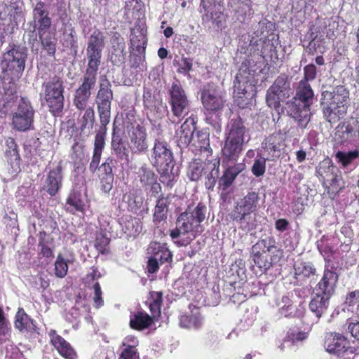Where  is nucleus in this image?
<instances>
[{"label":"nucleus","mask_w":359,"mask_h":359,"mask_svg":"<svg viewBox=\"0 0 359 359\" xmlns=\"http://www.w3.org/2000/svg\"><path fill=\"white\" fill-rule=\"evenodd\" d=\"M349 104V91L342 86L325 90L320 102L323 118L331 125L344 118Z\"/></svg>","instance_id":"nucleus-2"},{"label":"nucleus","mask_w":359,"mask_h":359,"mask_svg":"<svg viewBox=\"0 0 359 359\" xmlns=\"http://www.w3.org/2000/svg\"><path fill=\"white\" fill-rule=\"evenodd\" d=\"M35 110L29 100L21 98L16 111L13 114L12 124L13 128L21 132L32 128Z\"/></svg>","instance_id":"nucleus-10"},{"label":"nucleus","mask_w":359,"mask_h":359,"mask_svg":"<svg viewBox=\"0 0 359 359\" xmlns=\"http://www.w3.org/2000/svg\"><path fill=\"white\" fill-rule=\"evenodd\" d=\"M266 170V159L264 158H260L255 160L252 167V172L257 176L259 177L264 175Z\"/></svg>","instance_id":"nucleus-58"},{"label":"nucleus","mask_w":359,"mask_h":359,"mask_svg":"<svg viewBox=\"0 0 359 359\" xmlns=\"http://www.w3.org/2000/svg\"><path fill=\"white\" fill-rule=\"evenodd\" d=\"M338 173H334L324 182L325 184H329V186H327V193L330 194H336L344 187V182L341 175Z\"/></svg>","instance_id":"nucleus-44"},{"label":"nucleus","mask_w":359,"mask_h":359,"mask_svg":"<svg viewBox=\"0 0 359 359\" xmlns=\"http://www.w3.org/2000/svg\"><path fill=\"white\" fill-rule=\"evenodd\" d=\"M148 251L161 264L172 262V255L164 245L158 243H151L149 245Z\"/></svg>","instance_id":"nucleus-34"},{"label":"nucleus","mask_w":359,"mask_h":359,"mask_svg":"<svg viewBox=\"0 0 359 359\" xmlns=\"http://www.w3.org/2000/svg\"><path fill=\"white\" fill-rule=\"evenodd\" d=\"M44 98L50 111L53 115L60 113L64 107V82L62 78L54 76L49 81L43 83Z\"/></svg>","instance_id":"nucleus-7"},{"label":"nucleus","mask_w":359,"mask_h":359,"mask_svg":"<svg viewBox=\"0 0 359 359\" xmlns=\"http://www.w3.org/2000/svg\"><path fill=\"white\" fill-rule=\"evenodd\" d=\"M97 79L83 75L81 84L76 89L74 95L73 104L79 110L83 111L87 107V103L91 95V90L95 88Z\"/></svg>","instance_id":"nucleus-13"},{"label":"nucleus","mask_w":359,"mask_h":359,"mask_svg":"<svg viewBox=\"0 0 359 359\" xmlns=\"http://www.w3.org/2000/svg\"><path fill=\"white\" fill-rule=\"evenodd\" d=\"M146 129L140 125L133 127L130 134V149L134 154L143 153L147 151L148 142L147 140Z\"/></svg>","instance_id":"nucleus-19"},{"label":"nucleus","mask_w":359,"mask_h":359,"mask_svg":"<svg viewBox=\"0 0 359 359\" xmlns=\"http://www.w3.org/2000/svg\"><path fill=\"white\" fill-rule=\"evenodd\" d=\"M104 46V34L98 29L94 30L88 39L86 49L102 50Z\"/></svg>","instance_id":"nucleus-45"},{"label":"nucleus","mask_w":359,"mask_h":359,"mask_svg":"<svg viewBox=\"0 0 359 359\" xmlns=\"http://www.w3.org/2000/svg\"><path fill=\"white\" fill-rule=\"evenodd\" d=\"M205 170L206 165H204L201 162L194 161L189 165L187 176L191 180L197 181L205 173Z\"/></svg>","instance_id":"nucleus-46"},{"label":"nucleus","mask_w":359,"mask_h":359,"mask_svg":"<svg viewBox=\"0 0 359 359\" xmlns=\"http://www.w3.org/2000/svg\"><path fill=\"white\" fill-rule=\"evenodd\" d=\"M314 93L306 80H301L293 101L287 102V112L302 128H306L311 118V106Z\"/></svg>","instance_id":"nucleus-4"},{"label":"nucleus","mask_w":359,"mask_h":359,"mask_svg":"<svg viewBox=\"0 0 359 359\" xmlns=\"http://www.w3.org/2000/svg\"><path fill=\"white\" fill-rule=\"evenodd\" d=\"M116 162L115 160L112 158H108L104 163H103L101 166L100 167V169L102 172L101 175H114L112 170L113 167H114Z\"/></svg>","instance_id":"nucleus-59"},{"label":"nucleus","mask_w":359,"mask_h":359,"mask_svg":"<svg viewBox=\"0 0 359 359\" xmlns=\"http://www.w3.org/2000/svg\"><path fill=\"white\" fill-rule=\"evenodd\" d=\"M304 79L303 80H306L307 81L311 80L313 81L316 77V67L314 65L310 64L306 65L304 69Z\"/></svg>","instance_id":"nucleus-62"},{"label":"nucleus","mask_w":359,"mask_h":359,"mask_svg":"<svg viewBox=\"0 0 359 359\" xmlns=\"http://www.w3.org/2000/svg\"><path fill=\"white\" fill-rule=\"evenodd\" d=\"M152 318L144 312H137L130 318V325L133 329L142 330L147 328L152 323Z\"/></svg>","instance_id":"nucleus-39"},{"label":"nucleus","mask_w":359,"mask_h":359,"mask_svg":"<svg viewBox=\"0 0 359 359\" xmlns=\"http://www.w3.org/2000/svg\"><path fill=\"white\" fill-rule=\"evenodd\" d=\"M331 297L314 292L309 303V309L319 319L326 311Z\"/></svg>","instance_id":"nucleus-29"},{"label":"nucleus","mask_w":359,"mask_h":359,"mask_svg":"<svg viewBox=\"0 0 359 359\" xmlns=\"http://www.w3.org/2000/svg\"><path fill=\"white\" fill-rule=\"evenodd\" d=\"M271 252L272 255V261L278 262L280 261L283 253L276 245V241L273 237L266 236L259 240L252 247V254Z\"/></svg>","instance_id":"nucleus-18"},{"label":"nucleus","mask_w":359,"mask_h":359,"mask_svg":"<svg viewBox=\"0 0 359 359\" xmlns=\"http://www.w3.org/2000/svg\"><path fill=\"white\" fill-rule=\"evenodd\" d=\"M206 207L202 203H198L194 209L189 208V209L180 214L177 219H182L187 224L189 229L187 233H201L203 229L201 223L204 221L205 218ZM196 234L194 235V237Z\"/></svg>","instance_id":"nucleus-12"},{"label":"nucleus","mask_w":359,"mask_h":359,"mask_svg":"<svg viewBox=\"0 0 359 359\" xmlns=\"http://www.w3.org/2000/svg\"><path fill=\"white\" fill-rule=\"evenodd\" d=\"M170 104L174 116L177 118H184L189 112V102L185 91L182 86L177 81L172 83L169 89Z\"/></svg>","instance_id":"nucleus-11"},{"label":"nucleus","mask_w":359,"mask_h":359,"mask_svg":"<svg viewBox=\"0 0 359 359\" xmlns=\"http://www.w3.org/2000/svg\"><path fill=\"white\" fill-rule=\"evenodd\" d=\"M231 214L233 220L238 223L239 227L245 232L254 230L256 226V219L251 215Z\"/></svg>","instance_id":"nucleus-38"},{"label":"nucleus","mask_w":359,"mask_h":359,"mask_svg":"<svg viewBox=\"0 0 359 359\" xmlns=\"http://www.w3.org/2000/svg\"><path fill=\"white\" fill-rule=\"evenodd\" d=\"M335 172H339L337 168L332 165L330 159L321 161L316 168L317 175L322 177L324 181Z\"/></svg>","instance_id":"nucleus-43"},{"label":"nucleus","mask_w":359,"mask_h":359,"mask_svg":"<svg viewBox=\"0 0 359 359\" xmlns=\"http://www.w3.org/2000/svg\"><path fill=\"white\" fill-rule=\"evenodd\" d=\"M189 226L182 219H177L176 228L170 231V236L172 239L177 238L182 234H186Z\"/></svg>","instance_id":"nucleus-56"},{"label":"nucleus","mask_w":359,"mask_h":359,"mask_svg":"<svg viewBox=\"0 0 359 359\" xmlns=\"http://www.w3.org/2000/svg\"><path fill=\"white\" fill-rule=\"evenodd\" d=\"M358 156L359 152L357 150L348 152L339 151L335 154L336 159L341 163L343 166H347Z\"/></svg>","instance_id":"nucleus-52"},{"label":"nucleus","mask_w":359,"mask_h":359,"mask_svg":"<svg viewBox=\"0 0 359 359\" xmlns=\"http://www.w3.org/2000/svg\"><path fill=\"white\" fill-rule=\"evenodd\" d=\"M273 24L270 22H259L253 28L252 33L242 36L244 43L246 45L247 50L250 55H259L261 57L260 51L264 47V39L268 36V32L271 30Z\"/></svg>","instance_id":"nucleus-9"},{"label":"nucleus","mask_w":359,"mask_h":359,"mask_svg":"<svg viewBox=\"0 0 359 359\" xmlns=\"http://www.w3.org/2000/svg\"><path fill=\"white\" fill-rule=\"evenodd\" d=\"M120 359H140L137 348H124L120 355Z\"/></svg>","instance_id":"nucleus-61"},{"label":"nucleus","mask_w":359,"mask_h":359,"mask_svg":"<svg viewBox=\"0 0 359 359\" xmlns=\"http://www.w3.org/2000/svg\"><path fill=\"white\" fill-rule=\"evenodd\" d=\"M109 244V239L100 233L97 236L95 247L101 253L104 254L108 251V246Z\"/></svg>","instance_id":"nucleus-55"},{"label":"nucleus","mask_w":359,"mask_h":359,"mask_svg":"<svg viewBox=\"0 0 359 359\" xmlns=\"http://www.w3.org/2000/svg\"><path fill=\"white\" fill-rule=\"evenodd\" d=\"M83 111V114L79 119V129L81 135L88 137L93 128L95 123V111L92 107H89Z\"/></svg>","instance_id":"nucleus-33"},{"label":"nucleus","mask_w":359,"mask_h":359,"mask_svg":"<svg viewBox=\"0 0 359 359\" xmlns=\"http://www.w3.org/2000/svg\"><path fill=\"white\" fill-rule=\"evenodd\" d=\"M252 257L254 263L260 269L262 273L266 272L270 269L272 264L275 263L272 261V257H271V261H269L266 255L263 253L252 254Z\"/></svg>","instance_id":"nucleus-49"},{"label":"nucleus","mask_w":359,"mask_h":359,"mask_svg":"<svg viewBox=\"0 0 359 359\" xmlns=\"http://www.w3.org/2000/svg\"><path fill=\"white\" fill-rule=\"evenodd\" d=\"M191 142L200 149L201 151H210V140L209 133L207 132L198 131L196 134L194 133Z\"/></svg>","instance_id":"nucleus-47"},{"label":"nucleus","mask_w":359,"mask_h":359,"mask_svg":"<svg viewBox=\"0 0 359 359\" xmlns=\"http://www.w3.org/2000/svg\"><path fill=\"white\" fill-rule=\"evenodd\" d=\"M243 144L226 138L222 148V165L225 170L219 180V184L224 191L232 185L238 175L245 169L244 163L237 162Z\"/></svg>","instance_id":"nucleus-5"},{"label":"nucleus","mask_w":359,"mask_h":359,"mask_svg":"<svg viewBox=\"0 0 359 359\" xmlns=\"http://www.w3.org/2000/svg\"><path fill=\"white\" fill-rule=\"evenodd\" d=\"M194 123L187 119L179 129L176 130V135L179 138V142L184 145L189 144L191 142L194 135Z\"/></svg>","instance_id":"nucleus-37"},{"label":"nucleus","mask_w":359,"mask_h":359,"mask_svg":"<svg viewBox=\"0 0 359 359\" xmlns=\"http://www.w3.org/2000/svg\"><path fill=\"white\" fill-rule=\"evenodd\" d=\"M294 278L297 280V284L299 285L302 283H299V282L304 278L313 277L316 273L314 265L310 262H300L294 265Z\"/></svg>","instance_id":"nucleus-32"},{"label":"nucleus","mask_w":359,"mask_h":359,"mask_svg":"<svg viewBox=\"0 0 359 359\" xmlns=\"http://www.w3.org/2000/svg\"><path fill=\"white\" fill-rule=\"evenodd\" d=\"M128 200V205L132 211H136L140 208L143 203L142 198L137 196L129 195Z\"/></svg>","instance_id":"nucleus-60"},{"label":"nucleus","mask_w":359,"mask_h":359,"mask_svg":"<svg viewBox=\"0 0 359 359\" xmlns=\"http://www.w3.org/2000/svg\"><path fill=\"white\" fill-rule=\"evenodd\" d=\"M202 318L200 316L191 314L182 315L180 318V325L184 328H198L201 325Z\"/></svg>","instance_id":"nucleus-48"},{"label":"nucleus","mask_w":359,"mask_h":359,"mask_svg":"<svg viewBox=\"0 0 359 359\" xmlns=\"http://www.w3.org/2000/svg\"><path fill=\"white\" fill-rule=\"evenodd\" d=\"M33 19L34 26L33 29H37L38 34L50 32L51 19L49 13L45 9V3L39 1L33 9Z\"/></svg>","instance_id":"nucleus-16"},{"label":"nucleus","mask_w":359,"mask_h":359,"mask_svg":"<svg viewBox=\"0 0 359 359\" xmlns=\"http://www.w3.org/2000/svg\"><path fill=\"white\" fill-rule=\"evenodd\" d=\"M348 344L344 336L339 333H330L326 337L325 348L330 353L339 355L346 351Z\"/></svg>","instance_id":"nucleus-24"},{"label":"nucleus","mask_w":359,"mask_h":359,"mask_svg":"<svg viewBox=\"0 0 359 359\" xmlns=\"http://www.w3.org/2000/svg\"><path fill=\"white\" fill-rule=\"evenodd\" d=\"M111 48L110 51V60L114 65L120 66L126 60V43L123 38L114 35L111 38Z\"/></svg>","instance_id":"nucleus-25"},{"label":"nucleus","mask_w":359,"mask_h":359,"mask_svg":"<svg viewBox=\"0 0 359 359\" xmlns=\"http://www.w3.org/2000/svg\"><path fill=\"white\" fill-rule=\"evenodd\" d=\"M290 82L287 77L281 74L277 77L272 86L268 89L266 95V102L268 106L278 111L280 102L285 101L292 94Z\"/></svg>","instance_id":"nucleus-8"},{"label":"nucleus","mask_w":359,"mask_h":359,"mask_svg":"<svg viewBox=\"0 0 359 359\" xmlns=\"http://www.w3.org/2000/svg\"><path fill=\"white\" fill-rule=\"evenodd\" d=\"M168 204V198L161 197L158 199L154 213V222L156 224L167 219Z\"/></svg>","instance_id":"nucleus-40"},{"label":"nucleus","mask_w":359,"mask_h":359,"mask_svg":"<svg viewBox=\"0 0 359 359\" xmlns=\"http://www.w3.org/2000/svg\"><path fill=\"white\" fill-rule=\"evenodd\" d=\"M259 197L257 193H248L240 203H238L231 214L251 215L258 207Z\"/></svg>","instance_id":"nucleus-26"},{"label":"nucleus","mask_w":359,"mask_h":359,"mask_svg":"<svg viewBox=\"0 0 359 359\" xmlns=\"http://www.w3.org/2000/svg\"><path fill=\"white\" fill-rule=\"evenodd\" d=\"M51 344L58 353L66 359H76V354L69 343L57 334L55 330H50L48 333Z\"/></svg>","instance_id":"nucleus-22"},{"label":"nucleus","mask_w":359,"mask_h":359,"mask_svg":"<svg viewBox=\"0 0 359 359\" xmlns=\"http://www.w3.org/2000/svg\"><path fill=\"white\" fill-rule=\"evenodd\" d=\"M68 271V262L61 254H58L55 262V274L57 278H64Z\"/></svg>","instance_id":"nucleus-54"},{"label":"nucleus","mask_w":359,"mask_h":359,"mask_svg":"<svg viewBox=\"0 0 359 359\" xmlns=\"http://www.w3.org/2000/svg\"><path fill=\"white\" fill-rule=\"evenodd\" d=\"M114 179V175H100V187L103 192L109 193L113 187Z\"/></svg>","instance_id":"nucleus-57"},{"label":"nucleus","mask_w":359,"mask_h":359,"mask_svg":"<svg viewBox=\"0 0 359 359\" xmlns=\"http://www.w3.org/2000/svg\"><path fill=\"white\" fill-rule=\"evenodd\" d=\"M83 207V201L80 198V196L76 193L69 195L66 203V209L74 212L75 211H82Z\"/></svg>","instance_id":"nucleus-51"},{"label":"nucleus","mask_w":359,"mask_h":359,"mask_svg":"<svg viewBox=\"0 0 359 359\" xmlns=\"http://www.w3.org/2000/svg\"><path fill=\"white\" fill-rule=\"evenodd\" d=\"M264 147L270 153L272 157L279 156L280 151L284 148V135L278 132L269 136L263 142Z\"/></svg>","instance_id":"nucleus-30"},{"label":"nucleus","mask_w":359,"mask_h":359,"mask_svg":"<svg viewBox=\"0 0 359 359\" xmlns=\"http://www.w3.org/2000/svg\"><path fill=\"white\" fill-rule=\"evenodd\" d=\"M111 87V85L107 79L102 81L100 83L96 104L100 126L95 137L94 150L102 151L104 147L105 137L107 133V126L111 119V105L113 100V92Z\"/></svg>","instance_id":"nucleus-3"},{"label":"nucleus","mask_w":359,"mask_h":359,"mask_svg":"<svg viewBox=\"0 0 359 359\" xmlns=\"http://www.w3.org/2000/svg\"><path fill=\"white\" fill-rule=\"evenodd\" d=\"M102 152L101 151L93 149V158L89 165V169L91 172H95L98 168Z\"/></svg>","instance_id":"nucleus-63"},{"label":"nucleus","mask_w":359,"mask_h":359,"mask_svg":"<svg viewBox=\"0 0 359 359\" xmlns=\"http://www.w3.org/2000/svg\"><path fill=\"white\" fill-rule=\"evenodd\" d=\"M201 101L203 107L209 111H219L224 107L222 93L213 84L208 83L204 86L201 92Z\"/></svg>","instance_id":"nucleus-14"},{"label":"nucleus","mask_w":359,"mask_h":359,"mask_svg":"<svg viewBox=\"0 0 359 359\" xmlns=\"http://www.w3.org/2000/svg\"><path fill=\"white\" fill-rule=\"evenodd\" d=\"M62 168L57 166L50 170L48 175L44 189L50 196H55L62 187Z\"/></svg>","instance_id":"nucleus-27"},{"label":"nucleus","mask_w":359,"mask_h":359,"mask_svg":"<svg viewBox=\"0 0 359 359\" xmlns=\"http://www.w3.org/2000/svg\"><path fill=\"white\" fill-rule=\"evenodd\" d=\"M307 51L311 55L323 53L325 51L323 39L321 36H315L309 43Z\"/></svg>","instance_id":"nucleus-53"},{"label":"nucleus","mask_w":359,"mask_h":359,"mask_svg":"<svg viewBox=\"0 0 359 359\" xmlns=\"http://www.w3.org/2000/svg\"><path fill=\"white\" fill-rule=\"evenodd\" d=\"M151 162L161 175L162 182L172 186L179 175L180 169L176 166L172 152L165 142L156 139L151 154Z\"/></svg>","instance_id":"nucleus-6"},{"label":"nucleus","mask_w":359,"mask_h":359,"mask_svg":"<svg viewBox=\"0 0 359 359\" xmlns=\"http://www.w3.org/2000/svg\"><path fill=\"white\" fill-rule=\"evenodd\" d=\"M38 37L43 50H46L49 56L55 57L57 41L55 34L54 32H46L38 34Z\"/></svg>","instance_id":"nucleus-36"},{"label":"nucleus","mask_w":359,"mask_h":359,"mask_svg":"<svg viewBox=\"0 0 359 359\" xmlns=\"http://www.w3.org/2000/svg\"><path fill=\"white\" fill-rule=\"evenodd\" d=\"M147 44L146 33L144 29L140 26L135 27L131 30L130 45L133 50H136L139 54L144 53Z\"/></svg>","instance_id":"nucleus-31"},{"label":"nucleus","mask_w":359,"mask_h":359,"mask_svg":"<svg viewBox=\"0 0 359 359\" xmlns=\"http://www.w3.org/2000/svg\"><path fill=\"white\" fill-rule=\"evenodd\" d=\"M15 326L20 331L27 330L32 332L35 330V325H34L32 320L22 309H20L16 314Z\"/></svg>","instance_id":"nucleus-42"},{"label":"nucleus","mask_w":359,"mask_h":359,"mask_svg":"<svg viewBox=\"0 0 359 359\" xmlns=\"http://www.w3.org/2000/svg\"><path fill=\"white\" fill-rule=\"evenodd\" d=\"M205 187L207 189L213 191L217 181L219 180V161L214 163L206 164L205 171Z\"/></svg>","instance_id":"nucleus-35"},{"label":"nucleus","mask_w":359,"mask_h":359,"mask_svg":"<svg viewBox=\"0 0 359 359\" xmlns=\"http://www.w3.org/2000/svg\"><path fill=\"white\" fill-rule=\"evenodd\" d=\"M338 275L334 271L325 270L323 276L314 289L313 292L332 297L334 294Z\"/></svg>","instance_id":"nucleus-20"},{"label":"nucleus","mask_w":359,"mask_h":359,"mask_svg":"<svg viewBox=\"0 0 359 359\" xmlns=\"http://www.w3.org/2000/svg\"><path fill=\"white\" fill-rule=\"evenodd\" d=\"M33 19L34 26L33 29H37L38 34L50 32L51 19L49 13L45 9V3L39 1L33 9Z\"/></svg>","instance_id":"nucleus-15"},{"label":"nucleus","mask_w":359,"mask_h":359,"mask_svg":"<svg viewBox=\"0 0 359 359\" xmlns=\"http://www.w3.org/2000/svg\"><path fill=\"white\" fill-rule=\"evenodd\" d=\"M277 41L278 38L275 34L268 32V36L264 41L262 50L260 51L262 57L271 59L273 57V54L276 53Z\"/></svg>","instance_id":"nucleus-41"},{"label":"nucleus","mask_w":359,"mask_h":359,"mask_svg":"<svg viewBox=\"0 0 359 359\" xmlns=\"http://www.w3.org/2000/svg\"><path fill=\"white\" fill-rule=\"evenodd\" d=\"M336 137L341 139V142L353 141L359 137V120L351 118L342 124L338 125L336 128Z\"/></svg>","instance_id":"nucleus-17"},{"label":"nucleus","mask_w":359,"mask_h":359,"mask_svg":"<svg viewBox=\"0 0 359 359\" xmlns=\"http://www.w3.org/2000/svg\"><path fill=\"white\" fill-rule=\"evenodd\" d=\"M27 56V49L21 46H15L3 55L1 67L4 72V88L7 100L15 97L16 81L24 72Z\"/></svg>","instance_id":"nucleus-1"},{"label":"nucleus","mask_w":359,"mask_h":359,"mask_svg":"<svg viewBox=\"0 0 359 359\" xmlns=\"http://www.w3.org/2000/svg\"><path fill=\"white\" fill-rule=\"evenodd\" d=\"M102 50L86 49L88 65L83 75L96 78L98 67L101 64Z\"/></svg>","instance_id":"nucleus-28"},{"label":"nucleus","mask_w":359,"mask_h":359,"mask_svg":"<svg viewBox=\"0 0 359 359\" xmlns=\"http://www.w3.org/2000/svg\"><path fill=\"white\" fill-rule=\"evenodd\" d=\"M228 139L241 143L248 142L250 139L248 130L240 117L231 118L228 124Z\"/></svg>","instance_id":"nucleus-23"},{"label":"nucleus","mask_w":359,"mask_h":359,"mask_svg":"<svg viewBox=\"0 0 359 359\" xmlns=\"http://www.w3.org/2000/svg\"><path fill=\"white\" fill-rule=\"evenodd\" d=\"M140 182L145 186L154 184L156 181V175L147 165H142L139 171Z\"/></svg>","instance_id":"nucleus-50"},{"label":"nucleus","mask_w":359,"mask_h":359,"mask_svg":"<svg viewBox=\"0 0 359 359\" xmlns=\"http://www.w3.org/2000/svg\"><path fill=\"white\" fill-rule=\"evenodd\" d=\"M123 132L116 125V121L113 123V130L111 135V149L116 155L118 158L121 160H128V150L126 147V142L123 140Z\"/></svg>","instance_id":"nucleus-21"},{"label":"nucleus","mask_w":359,"mask_h":359,"mask_svg":"<svg viewBox=\"0 0 359 359\" xmlns=\"http://www.w3.org/2000/svg\"><path fill=\"white\" fill-rule=\"evenodd\" d=\"M192 60L187 57L182 58L178 69V72L188 74L189 72L192 69Z\"/></svg>","instance_id":"nucleus-64"}]
</instances>
